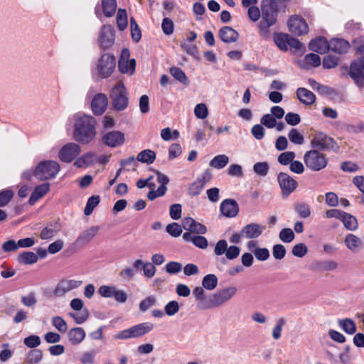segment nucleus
<instances>
[{
    "label": "nucleus",
    "mask_w": 364,
    "mask_h": 364,
    "mask_svg": "<svg viewBox=\"0 0 364 364\" xmlns=\"http://www.w3.org/2000/svg\"><path fill=\"white\" fill-rule=\"evenodd\" d=\"M95 126L96 120L92 116H77L74 124V139L82 144L90 143L96 136Z\"/></svg>",
    "instance_id": "1"
},
{
    "label": "nucleus",
    "mask_w": 364,
    "mask_h": 364,
    "mask_svg": "<svg viewBox=\"0 0 364 364\" xmlns=\"http://www.w3.org/2000/svg\"><path fill=\"white\" fill-rule=\"evenodd\" d=\"M278 14V5L275 0H270L262 6V19L259 21V33L263 38L269 34V28L275 24Z\"/></svg>",
    "instance_id": "2"
},
{
    "label": "nucleus",
    "mask_w": 364,
    "mask_h": 364,
    "mask_svg": "<svg viewBox=\"0 0 364 364\" xmlns=\"http://www.w3.org/2000/svg\"><path fill=\"white\" fill-rule=\"evenodd\" d=\"M110 99L114 109L117 111H123L129 104V97L127 89L122 81H118L111 90Z\"/></svg>",
    "instance_id": "3"
},
{
    "label": "nucleus",
    "mask_w": 364,
    "mask_h": 364,
    "mask_svg": "<svg viewBox=\"0 0 364 364\" xmlns=\"http://www.w3.org/2000/svg\"><path fill=\"white\" fill-rule=\"evenodd\" d=\"M60 171V166L55 161H41L35 170L33 176L41 181H46L55 177Z\"/></svg>",
    "instance_id": "4"
},
{
    "label": "nucleus",
    "mask_w": 364,
    "mask_h": 364,
    "mask_svg": "<svg viewBox=\"0 0 364 364\" xmlns=\"http://www.w3.org/2000/svg\"><path fill=\"white\" fill-rule=\"evenodd\" d=\"M237 291V289L235 287H228L220 291H218L208 296V303L206 305L204 304H201L202 307L213 309L218 307L229 301L232 296H234Z\"/></svg>",
    "instance_id": "5"
},
{
    "label": "nucleus",
    "mask_w": 364,
    "mask_h": 364,
    "mask_svg": "<svg viewBox=\"0 0 364 364\" xmlns=\"http://www.w3.org/2000/svg\"><path fill=\"white\" fill-rule=\"evenodd\" d=\"M153 328L154 325L151 323H141L119 331L114 338L120 340L139 338L151 331Z\"/></svg>",
    "instance_id": "6"
},
{
    "label": "nucleus",
    "mask_w": 364,
    "mask_h": 364,
    "mask_svg": "<svg viewBox=\"0 0 364 364\" xmlns=\"http://www.w3.org/2000/svg\"><path fill=\"white\" fill-rule=\"evenodd\" d=\"M304 161L306 167L313 171L323 169L328 164L326 155L314 149L305 153Z\"/></svg>",
    "instance_id": "7"
},
{
    "label": "nucleus",
    "mask_w": 364,
    "mask_h": 364,
    "mask_svg": "<svg viewBox=\"0 0 364 364\" xmlns=\"http://www.w3.org/2000/svg\"><path fill=\"white\" fill-rule=\"evenodd\" d=\"M311 146L318 151H338L339 146L334 139L323 133H317L311 141Z\"/></svg>",
    "instance_id": "8"
},
{
    "label": "nucleus",
    "mask_w": 364,
    "mask_h": 364,
    "mask_svg": "<svg viewBox=\"0 0 364 364\" xmlns=\"http://www.w3.org/2000/svg\"><path fill=\"white\" fill-rule=\"evenodd\" d=\"M116 61L114 55L109 53L102 55L97 64L98 74L102 78L109 77L115 69Z\"/></svg>",
    "instance_id": "9"
},
{
    "label": "nucleus",
    "mask_w": 364,
    "mask_h": 364,
    "mask_svg": "<svg viewBox=\"0 0 364 364\" xmlns=\"http://www.w3.org/2000/svg\"><path fill=\"white\" fill-rule=\"evenodd\" d=\"M349 75L360 87H364V60H355L350 63Z\"/></svg>",
    "instance_id": "10"
},
{
    "label": "nucleus",
    "mask_w": 364,
    "mask_h": 364,
    "mask_svg": "<svg viewBox=\"0 0 364 364\" xmlns=\"http://www.w3.org/2000/svg\"><path fill=\"white\" fill-rule=\"evenodd\" d=\"M277 181L283 197H288L297 187L298 183L287 173L281 172L277 176Z\"/></svg>",
    "instance_id": "11"
},
{
    "label": "nucleus",
    "mask_w": 364,
    "mask_h": 364,
    "mask_svg": "<svg viewBox=\"0 0 364 364\" xmlns=\"http://www.w3.org/2000/svg\"><path fill=\"white\" fill-rule=\"evenodd\" d=\"M80 146L74 142L64 145L58 153V157L63 162L70 163L80 153Z\"/></svg>",
    "instance_id": "12"
},
{
    "label": "nucleus",
    "mask_w": 364,
    "mask_h": 364,
    "mask_svg": "<svg viewBox=\"0 0 364 364\" xmlns=\"http://www.w3.org/2000/svg\"><path fill=\"white\" fill-rule=\"evenodd\" d=\"M125 141L124 133L120 131H111L105 133L102 137V141L109 147H117L122 146Z\"/></svg>",
    "instance_id": "13"
},
{
    "label": "nucleus",
    "mask_w": 364,
    "mask_h": 364,
    "mask_svg": "<svg viewBox=\"0 0 364 364\" xmlns=\"http://www.w3.org/2000/svg\"><path fill=\"white\" fill-rule=\"evenodd\" d=\"M288 26L289 31L296 36L306 34L309 31V27L305 20L298 16L289 18Z\"/></svg>",
    "instance_id": "14"
},
{
    "label": "nucleus",
    "mask_w": 364,
    "mask_h": 364,
    "mask_svg": "<svg viewBox=\"0 0 364 364\" xmlns=\"http://www.w3.org/2000/svg\"><path fill=\"white\" fill-rule=\"evenodd\" d=\"M82 284V281L80 280H62L56 286L54 290V294L56 296H62L71 290L78 288Z\"/></svg>",
    "instance_id": "15"
},
{
    "label": "nucleus",
    "mask_w": 364,
    "mask_h": 364,
    "mask_svg": "<svg viewBox=\"0 0 364 364\" xmlns=\"http://www.w3.org/2000/svg\"><path fill=\"white\" fill-rule=\"evenodd\" d=\"M108 100L103 93L95 95L91 102V108L95 115L102 114L107 109Z\"/></svg>",
    "instance_id": "16"
},
{
    "label": "nucleus",
    "mask_w": 364,
    "mask_h": 364,
    "mask_svg": "<svg viewBox=\"0 0 364 364\" xmlns=\"http://www.w3.org/2000/svg\"><path fill=\"white\" fill-rule=\"evenodd\" d=\"M265 230V226L257 223H250L245 225L241 230V235L245 238L255 239L259 237Z\"/></svg>",
    "instance_id": "17"
},
{
    "label": "nucleus",
    "mask_w": 364,
    "mask_h": 364,
    "mask_svg": "<svg viewBox=\"0 0 364 364\" xmlns=\"http://www.w3.org/2000/svg\"><path fill=\"white\" fill-rule=\"evenodd\" d=\"M100 46L103 50L109 49L114 42V32L109 26H103L100 38Z\"/></svg>",
    "instance_id": "18"
},
{
    "label": "nucleus",
    "mask_w": 364,
    "mask_h": 364,
    "mask_svg": "<svg viewBox=\"0 0 364 364\" xmlns=\"http://www.w3.org/2000/svg\"><path fill=\"white\" fill-rule=\"evenodd\" d=\"M220 212L228 218L235 217L239 212L237 203L233 199L224 200L220 206Z\"/></svg>",
    "instance_id": "19"
},
{
    "label": "nucleus",
    "mask_w": 364,
    "mask_h": 364,
    "mask_svg": "<svg viewBox=\"0 0 364 364\" xmlns=\"http://www.w3.org/2000/svg\"><path fill=\"white\" fill-rule=\"evenodd\" d=\"M350 46L348 41L342 38H333L330 41L329 50L338 54L346 53Z\"/></svg>",
    "instance_id": "20"
},
{
    "label": "nucleus",
    "mask_w": 364,
    "mask_h": 364,
    "mask_svg": "<svg viewBox=\"0 0 364 364\" xmlns=\"http://www.w3.org/2000/svg\"><path fill=\"white\" fill-rule=\"evenodd\" d=\"M219 37L224 43H232L237 41L239 33L230 26H223L219 30Z\"/></svg>",
    "instance_id": "21"
},
{
    "label": "nucleus",
    "mask_w": 364,
    "mask_h": 364,
    "mask_svg": "<svg viewBox=\"0 0 364 364\" xmlns=\"http://www.w3.org/2000/svg\"><path fill=\"white\" fill-rule=\"evenodd\" d=\"M344 242L348 250L353 253H357L363 248L362 240L353 234H348L345 237Z\"/></svg>",
    "instance_id": "22"
},
{
    "label": "nucleus",
    "mask_w": 364,
    "mask_h": 364,
    "mask_svg": "<svg viewBox=\"0 0 364 364\" xmlns=\"http://www.w3.org/2000/svg\"><path fill=\"white\" fill-rule=\"evenodd\" d=\"M329 46L330 42H328L325 38L318 37L311 40L309 47L311 50L322 54L329 50Z\"/></svg>",
    "instance_id": "23"
},
{
    "label": "nucleus",
    "mask_w": 364,
    "mask_h": 364,
    "mask_svg": "<svg viewBox=\"0 0 364 364\" xmlns=\"http://www.w3.org/2000/svg\"><path fill=\"white\" fill-rule=\"evenodd\" d=\"M99 227L92 226L83 231L77 238L75 243L80 245L87 244L98 232Z\"/></svg>",
    "instance_id": "24"
},
{
    "label": "nucleus",
    "mask_w": 364,
    "mask_h": 364,
    "mask_svg": "<svg viewBox=\"0 0 364 364\" xmlns=\"http://www.w3.org/2000/svg\"><path fill=\"white\" fill-rule=\"evenodd\" d=\"M50 185L48 183H44L37 186L32 192L28 203L30 205L35 204L41 198L44 196L49 191Z\"/></svg>",
    "instance_id": "25"
},
{
    "label": "nucleus",
    "mask_w": 364,
    "mask_h": 364,
    "mask_svg": "<svg viewBox=\"0 0 364 364\" xmlns=\"http://www.w3.org/2000/svg\"><path fill=\"white\" fill-rule=\"evenodd\" d=\"M97 155L94 152H88L77 159L74 165L77 168L90 166L97 162Z\"/></svg>",
    "instance_id": "26"
},
{
    "label": "nucleus",
    "mask_w": 364,
    "mask_h": 364,
    "mask_svg": "<svg viewBox=\"0 0 364 364\" xmlns=\"http://www.w3.org/2000/svg\"><path fill=\"white\" fill-rule=\"evenodd\" d=\"M296 96L301 103L306 105H312L316 100L315 95L304 87H299L297 89Z\"/></svg>",
    "instance_id": "27"
},
{
    "label": "nucleus",
    "mask_w": 364,
    "mask_h": 364,
    "mask_svg": "<svg viewBox=\"0 0 364 364\" xmlns=\"http://www.w3.org/2000/svg\"><path fill=\"white\" fill-rule=\"evenodd\" d=\"M338 267V263L334 260L318 261L314 264V269L318 272L333 271Z\"/></svg>",
    "instance_id": "28"
},
{
    "label": "nucleus",
    "mask_w": 364,
    "mask_h": 364,
    "mask_svg": "<svg viewBox=\"0 0 364 364\" xmlns=\"http://www.w3.org/2000/svg\"><path fill=\"white\" fill-rule=\"evenodd\" d=\"M68 336L73 345H78L84 340L85 332L82 328L77 327L70 329Z\"/></svg>",
    "instance_id": "29"
},
{
    "label": "nucleus",
    "mask_w": 364,
    "mask_h": 364,
    "mask_svg": "<svg viewBox=\"0 0 364 364\" xmlns=\"http://www.w3.org/2000/svg\"><path fill=\"white\" fill-rule=\"evenodd\" d=\"M38 258L34 252L26 251L18 255L17 261L22 264H33L37 262Z\"/></svg>",
    "instance_id": "30"
},
{
    "label": "nucleus",
    "mask_w": 364,
    "mask_h": 364,
    "mask_svg": "<svg viewBox=\"0 0 364 364\" xmlns=\"http://www.w3.org/2000/svg\"><path fill=\"white\" fill-rule=\"evenodd\" d=\"M338 323L342 330L348 334L353 335L356 332V324L351 318L340 319Z\"/></svg>",
    "instance_id": "31"
},
{
    "label": "nucleus",
    "mask_w": 364,
    "mask_h": 364,
    "mask_svg": "<svg viewBox=\"0 0 364 364\" xmlns=\"http://www.w3.org/2000/svg\"><path fill=\"white\" fill-rule=\"evenodd\" d=\"M229 157L225 154L215 156L210 161V166L216 169H221L225 167L229 163Z\"/></svg>",
    "instance_id": "32"
},
{
    "label": "nucleus",
    "mask_w": 364,
    "mask_h": 364,
    "mask_svg": "<svg viewBox=\"0 0 364 364\" xmlns=\"http://www.w3.org/2000/svg\"><path fill=\"white\" fill-rule=\"evenodd\" d=\"M136 159L141 163L151 164L156 159V153L151 149H145L139 152Z\"/></svg>",
    "instance_id": "33"
},
{
    "label": "nucleus",
    "mask_w": 364,
    "mask_h": 364,
    "mask_svg": "<svg viewBox=\"0 0 364 364\" xmlns=\"http://www.w3.org/2000/svg\"><path fill=\"white\" fill-rule=\"evenodd\" d=\"M204 293H205V291H204L203 288L201 287H196L193 291V294L194 295V296L196 297V299L197 300L198 309H203V310L208 309V308H205V307L201 306L202 304H204V305L205 304L206 305V304L208 303V297L205 298Z\"/></svg>",
    "instance_id": "34"
},
{
    "label": "nucleus",
    "mask_w": 364,
    "mask_h": 364,
    "mask_svg": "<svg viewBox=\"0 0 364 364\" xmlns=\"http://www.w3.org/2000/svg\"><path fill=\"white\" fill-rule=\"evenodd\" d=\"M104 14L107 17L112 16L117 9L116 0H102Z\"/></svg>",
    "instance_id": "35"
},
{
    "label": "nucleus",
    "mask_w": 364,
    "mask_h": 364,
    "mask_svg": "<svg viewBox=\"0 0 364 364\" xmlns=\"http://www.w3.org/2000/svg\"><path fill=\"white\" fill-rule=\"evenodd\" d=\"M341 220L344 226L349 230H355L358 228V222L356 218L352 215L344 212Z\"/></svg>",
    "instance_id": "36"
},
{
    "label": "nucleus",
    "mask_w": 364,
    "mask_h": 364,
    "mask_svg": "<svg viewBox=\"0 0 364 364\" xmlns=\"http://www.w3.org/2000/svg\"><path fill=\"white\" fill-rule=\"evenodd\" d=\"M218 282V278L215 274H209L203 277L202 280V285L203 287L206 289L213 290L217 287Z\"/></svg>",
    "instance_id": "37"
},
{
    "label": "nucleus",
    "mask_w": 364,
    "mask_h": 364,
    "mask_svg": "<svg viewBox=\"0 0 364 364\" xmlns=\"http://www.w3.org/2000/svg\"><path fill=\"white\" fill-rule=\"evenodd\" d=\"M171 75L183 85H188L189 82L185 73L178 67H172L170 68Z\"/></svg>",
    "instance_id": "38"
},
{
    "label": "nucleus",
    "mask_w": 364,
    "mask_h": 364,
    "mask_svg": "<svg viewBox=\"0 0 364 364\" xmlns=\"http://www.w3.org/2000/svg\"><path fill=\"white\" fill-rule=\"evenodd\" d=\"M294 210L301 218H307L311 215L310 206L304 203H296Z\"/></svg>",
    "instance_id": "39"
},
{
    "label": "nucleus",
    "mask_w": 364,
    "mask_h": 364,
    "mask_svg": "<svg viewBox=\"0 0 364 364\" xmlns=\"http://www.w3.org/2000/svg\"><path fill=\"white\" fill-rule=\"evenodd\" d=\"M68 315L75 320L76 323L82 324L88 318L89 311L86 308H84L77 313L70 312Z\"/></svg>",
    "instance_id": "40"
},
{
    "label": "nucleus",
    "mask_w": 364,
    "mask_h": 364,
    "mask_svg": "<svg viewBox=\"0 0 364 364\" xmlns=\"http://www.w3.org/2000/svg\"><path fill=\"white\" fill-rule=\"evenodd\" d=\"M117 23L120 31H124L127 26V14L125 9H119L117 14Z\"/></svg>",
    "instance_id": "41"
},
{
    "label": "nucleus",
    "mask_w": 364,
    "mask_h": 364,
    "mask_svg": "<svg viewBox=\"0 0 364 364\" xmlns=\"http://www.w3.org/2000/svg\"><path fill=\"white\" fill-rule=\"evenodd\" d=\"M279 237L283 242L289 243L294 240L295 234L291 228H285L279 232Z\"/></svg>",
    "instance_id": "42"
},
{
    "label": "nucleus",
    "mask_w": 364,
    "mask_h": 364,
    "mask_svg": "<svg viewBox=\"0 0 364 364\" xmlns=\"http://www.w3.org/2000/svg\"><path fill=\"white\" fill-rule=\"evenodd\" d=\"M58 231L59 230L56 227L50 225V226L46 227L42 230L40 234V237L41 239L46 240H50L56 235Z\"/></svg>",
    "instance_id": "43"
},
{
    "label": "nucleus",
    "mask_w": 364,
    "mask_h": 364,
    "mask_svg": "<svg viewBox=\"0 0 364 364\" xmlns=\"http://www.w3.org/2000/svg\"><path fill=\"white\" fill-rule=\"evenodd\" d=\"M42 358L43 353L41 350H31L28 353L26 362L28 364H36L41 360Z\"/></svg>",
    "instance_id": "44"
},
{
    "label": "nucleus",
    "mask_w": 364,
    "mask_h": 364,
    "mask_svg": "<svg viewBox=\"0 0 364 364\" xmlns=\"http://www.w3.org/2000/svg\"><path fill=\"white\" fill-rule=\"evenodd\" d=\"M130 29L132 39L135 42H139L141 38V30L133 17L130 18Z\"/></svg>",
    "instance_id": "45"
},
{
    "label": "nucleus",
    "mask_w": 364,
    "mask_h": 364,
    "mask_svg": "<svg viewBox=\"0 0 364 364\" xmlns=\"http://www.w3.org/2000/svg\"><path fill=\"white\" fill-rule=\"evenodd\" d=\"M289 35L279 33L275 35L274 40L276 45L278 46L279 49L282 50H287V43H288Z\"/></svg>",
    "instance_id": "46"
},
{
    "label": "nucleus",
    "mask_w": 364,
    "mask_h": 364,
    "mask_svg": "<svg viewBox=\"0 0 364 364\" xmlns=\"http://www.w3.org/2000/svg\"><path fill=\"white\" fill-rule=\"evenodd\" d=\"M289 139L294 144L301 145L304 143V138L296 129H291L288 134Z\"/></svg>",
    "instance_id": "47"
},
{
    "label": "nucleus",
    "mask_w": 364,
    "mask_h": 364,
    "mask_svg": "<svg viewBox=\"0 0 364 364\" xmlns=\"http://www.w3.org/2000/svg\"><path fill=\"white\" fill-rule=\"evenodd\" d=\"M296 154L294 151H285L280 154L278 156V162L282 165H288L295 159Z\"/></svg>",
    "instance_id": "48"
},
{
    "label": "nucleus",
    "mask_w": 364,
    "mask_h": 364,
    "mask_svg": "<svg viewBox=\"0 0 364 364\" xmlns=\"http://www.w3.org/2000/svg\"><path fill=\"white\" fill-rule=\"evenodd\" d=\"M291 252L295 257H303L307 254L308 247L304 243L300 242L292 247Z\"/></svg>",
    "instance_id": "49"
},
{
    "label": "nucleus",
    "mask_w": 364,
    "mask_h": 364,
    "mask_svg": "<svg viewBox=\"0 0 364 364\" xmlns=\"http://www.w3.org/2000/svg\"><path fill=\"white\" fill-rule=\"evenodd\" d=\"M51 322L53 326L61 333H65L68 329L65 321L60 316L53 317Z\"/></svg>",
    "instance_id": "50"
},
{
    "label": "nucleus",
    "mask_w": 364,
    "mask_h": 364,
    "mask_svg": "<svg viewBox=\"0 0 364 364\" xmlns=\"http://www.w3.org/2000/svg\"><path fill=\"white\" fill-rule=\"evenodd\" d=\"M161 28L165 35H171L174 31V23L173 21L168 17H165L161 23Z\"/></svg>",
    "instance_id": "51"
},
{
    "label": "nucleus",
    "mask_w": 364,
    "mask_h": 364,
    "mask_svg": "<svg viewBox=\"0 0 364 364\" xmlns=\"http://www.w3.org/2000/svg\"><path fill=\"white\" fill-rule=\"evenodd\" d=\"M14 196V192L10 189L0 191V207L6 205Z\"/></svg>",
    "instance_id": "52"
},
{
    "label": "nucleus",
    "mask_w": 364,
    "mask_h": 364,
    "mask_svg": "<svg viewBox=\"0 0 364 364\" xmlns=\"http://www.w3.org/2000/svg\"><path fill=\"white\" fill-rule=\"evenodd\" d=\"M204 186L200 183V181L196 179V181L192 183L188 187V193L191 196H196L201 192Z\"/></svg>",
    "instance_id": "53"
},
{
    "label": "nucleus",
    "mask_w": 364,
    "mask_h": 364,
    "mask_svg": "<svg viewBox=\"0 0 364 364\" xmlns=\"http://www.w3.org/2000/svg\"><path fill=\"white\" fill-rule=\"evenodd\" d=\"M253 170L257 175L265 176L268 173L269 164L267 162H257L254 165Z\"/></svg>",
    "instance_id": "54"
},
{
    "label": "nucleus",
    "mask_w": 364,
    "mask_h": 364,
    "mask_svg": "<svg viewBox=\"0 0 364 364\" xmlns=\"http://www.w3.org/2000/svg\"><path fill=\"white\" fill-rule=\"evenodd\" d=\"M194 114L198 119L206 118L208 115L207 106L203 103L198 104L194 108Z\"/></svg>",
    "instance_id": "55"
},
{
    "label": "nucleus",
    "mask_w": 364,
    "mask_h": 364,
    "mask_svg": "<svg viewBox=\"0 0 364 364\" xmlns=\"http://www.w3.org/2000/svg\"><path fill=\"white\" fill-rule=\"evenodd\" d=\"M260 122L262 125L269 129L274 128L277 124V120L275 117H274V116H272L271 114H266L263 115L260 119Z\"/></svg>",
    "instance_id": "56"
},
{
    "label": "nucleus",
    "mask_w": 364,
    "mask_h": 364,
    "mask_svg": "<svg viewBox=\"0 0 364 364\" xmlns=\"http://www.w3.org/2000/svg\"><path fill=\"white\" fill-rule=\"evenodd\" d=\"M116 288L114 286L102 285L98 289V293L102 297L111 298L113 297Z\"/></svg>",
    "instance_id": "57"
},
{
    "label": "nucleus",
    "mask_w": 364,
    "mask_h": 364,
    "mask_svg": "<svg viewBox=\"0 0 364 364\" xmlns=\"http://www.w3.org/2000/svg\"><path fill=\"white\" fill-rule=\"evenodd\" d=\"M286 249L284 245L281 244H277L273 246L272 255L276 259H282L286 255Z\"/></svg>",
    "instance_id": "58"
},
{
    "label": "nucleus",
    "mask_w": 364,
    "mask_h": 364,
    "mask_svg": "<svg viewBox=\"0 0 364 364\" xmlns=\"http://www.w3.org/2000/svg\"><path fill=\"white\" fill-rule=\"evenodd\" d=\"M338 64V58L331 55H327L323 58V66L325 68H333Z\"/></svg>",
    "instance_id": "59"
},
{
    "label": "nucleus",
    "mask_w": 364,
    "mask_h": 364,
    "mask_svg": "<svg viewBox=\"0 0 364 364\" xmlns=\"http://www.w3.org/2000/svg\"><path fill=\"white\" fill-rule=\"evenodd\" d=\"M304 63L314 67H318L321 64V58L317 54L309 53L304 57Z\"/></svg>",
    "instance_id": "60"
},
{
    "label": "nucleus",
    "mask_w": 364,
    "mask_h": 364,
    "mask_svg": "<svg viewBox=\"0 0 364 364\" xmlns=\"http://www.w3.org/2000/svg\"><path fill=\"white\" fill-rule=\"evenodd\" d=\"M156 302V298L154 296H149L146 297L145 299L142 300L139 304V309L141 311H146L150 307L154 306Z\"/></svg>",
    "instance_id": "61"
},
{
    "label": "nucleus",
    "mask_w": 364,
    "mask_h": 364,
    "mask_svg": "<svg viewBox=\"0 0 364 364\" xmlns=\"http://www.w3.org/2000/svg\"><path fill=\"white\" fill-rule=\"evenodd\" d=\"M228 250V242L225 240H219L214 249V254L216 256H221L223 254H226V251Z\"/></svg>",
    "instance_id": "62"
},
{
    "label": "nucleus",
    "mask_w": 364,
    "mask_h": 364,
    "mask_svg": "<svg viewBox=\"0 0 364 364\" xmlns=\"http://www.w3.org/2000/svg\"><path fill=\"white\" fill-rule=\"evenodd\" d=\"M285 324V320L284 318H279L276 325L272 329V337L274 340H279L281 338L282 331L284 325Z\"/></svg>",
    "instance_id": "63"
},
{
    "label": "nucleus",
    "mask_w": 364,
    "mask_h": 364,
    "mask_svg": "<svg viewBox=\"0 0 364 364\" xmlns=\"http://www.w3.org/2000/svg\"><path fill=\"white\" fill-rule=\"evenodd\" d=\"M164 311L168 316H173L179 311V304L176 301H171L165 306Z\"/></svg>",
    "instance_id": "64"
}]
</instances>
